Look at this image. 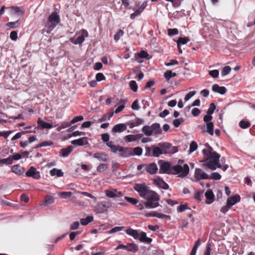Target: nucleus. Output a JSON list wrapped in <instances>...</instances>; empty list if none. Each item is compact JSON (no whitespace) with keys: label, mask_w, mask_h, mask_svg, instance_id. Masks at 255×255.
I'll list each match as a JSON object with an SVG mask.
<instances>
[{"label":"nucleus","mask_w":255,"mask_h":255,"mask_svg":"<svg viewBox=\"0 0 255 255\" xmlns=\"http://www.w3.org/2000/svg\"><path fill=\"white\" fill-rule=\"evenodd\" d=\"M206 148L202 150L203 159L200 161L202 166L205 169L215 170L218 167H221L220 155L215 151L208 143L205 144Z\"/></svg>","instance_id":"1"},{"label":"nucleus","mask_w":255,"mask_h":255,"mask_svg":"<svg viewBox=\"0 0 255 255\" xmlns=\"http://www.w3.org/2000/svg\"><path fill=\"white\" fill-rule=\"evenodd\" d=\"M189 173V167L188 164H184L183 166L176 165L171 166L168 162L164 161L160 166L159 173L178 175V177L184 178Z\"/></svg>","instance_id":"2"},{"label":"nucleus","mask_w":255,"mask_h":255,"mask_svg":"<svg viewBox=\"0 0 255 255\" xmlns=\"http://www.w3.org/2000/svg\"><path fill=\"white\" fill-rule=\"evenodd\" d=\"M60 22V18L57 12H52L48 17L47 22L45 25V28L42 30V33H44V31L50 33Z\"/></svg>","instance_id":"3"},{"label":"nucleus","mask_w":255,"mask_h":255,"mask_svg":"<svg viewBox=\"0 0 255 255\" xmlns=\"http://www.w3.org/2000/svg\"><path fill=\"white\" fill-rule=\"evenodd\" d=\"M126 233L132 236L134 239H138L141 242L149 244L152 241V239L146 236V234L144 232H141L139 234L138 231L129 228L126 230Z\"/></svg>","instance_id":"4"},{"label":"nucleus","mask_w":255,"mask_h":255,"mask_svg":"<svg viewBox=\"0 0 255 255\" xmlns=\"http://www.w3.org/2000/svg\"><path fill=\"white\" fill-rule=\"evenodd\" d=\"M147 201L144 203L147 208H154L159 206L157 201L160 199V196L155 192L150 190L145 198Z\"/></svg>","instance_id":"5"},{"label":"nucleus","mask_w":255,"mask_h":255,"mask_svg":"<svg viewBox=\"0 0 255 255\" xmlns=\"http://www.w3.org/2000/svg\"><path fill=\"white\" fill-rule=\"evenodd\" d=\"M143 168H144V169L141 172L142 173H143L145 170L147 173L153 175L156 173L158 170L157 166L154 162L149 164H142L137 166V169L138 170H141Z\"/></svg>","instance_id":"6"},{"label":"nucleus","mask_w":255,"mask_h":255,"mask_svg":"<svg viewBox=\"0 0 255 255\" xmlns=\"http://www.w3.org/2000/svg\"><path fill=\"white\" fill-rule=\"evenodd\" d=\"M163 152V154H173L178 151V148L176 146H173L171 143L168 142L159 143Z\"/></svg>","instance_id":"7"},{"label":"nucleus","mask_w":255,"mask_h":255,"mask_svg":"<svg viewBox=\"0 0 255 255\" xmlns=\"http://www.w3.org/2000/svg\"><path fill=\"white\" fill-rule=\"evenodd\" d=\"M134 189L137 191L140 197L145 199L148 193L150 192V190L146 186L145 183L136 184L133 187Z\"/></svg>","instance_id":"8"},{"label":"nucleus","mask_w":255,"mask_h":255,"mask_svg":"<svg viewBox=\"0 0 255 255\" xmlns=\"http://www.w3.org/2000/svg\"><path fill=\"white\" fill-rule=\"evenodd\" d=\"M194 181L198 182L201 180L209 179V175L200 168H196L194 175Z\"/></svg>","instance_id":"9"},{"label":"nucleus","mask_w":255,"mask_h":255,"mask_svg":"<svg viewBox=\"0 0 255 255\" xmlns=\"http://www.w3.org/2000/svg\"><path fill=\"white\" fill-rule=\"evenodd\" d=\"M112 206L110 202L103 201L99 203L95 207V211L98 213H102L107 211Z\"/></svg>","instance_id":"10"},{"label":"nucleus","mask_w":255,"mask_h":255,"mask_svg":"<svg viewBox=\"0 0 255 255\" xmlns=\"http://www.w3.org/2000/svg\"><path fill=\"white\" fill-rule=\"evenodd\" d=\"M117 151L120 152V156L123 157H127L133 155V149L131 147H123L118 145Z\"/></svg>","instance_id":"11"},{"label":"nucleus","mask_w":255,"mask_h":255,"mask_svg":"<svg viewBox=\"0 0 255 255\" xmlns=\"http://www.w3.org/2000/svg\"><path fill=\"white\" fill-rule=\"evenodd\" d=\"M25 175L27 177H32L35 179H39L40 178L39 172L37 171L36 168L31 166L26 172Z\"/></svg>","instance_id":"12"},{"label":"nucleus","mask_w":255,"mask_h":255,"mask_svg":"<svg viewBox=\"0 0 255 255\" xmlns=\"http://www.w3.org/2000/svg\"><path fill=\"white\" fill-rule=\"evenodd\" d=\"M106 195L109 198L121 197L123 194L121 191H118L117 189H114L112 190H106L105 191Z\"/></svg>","instance_id":"13"},{"label":"nucleus","mask_w":255,"mask_h":255,"mask_svg":"<svg viewBox=\"0 0 255 255\" xmlns=\"http://www.w3.org/2000/svg\"><path fill=\"white\" fill-rule=\"evenodd\" d=\"M154 183L158 187L164 190L169 188V185L162 178L158 177L154 180Z\"/></svg>","instance_id":"14"},{"label":"nucleus","mask_w":255,"mask_h":255,"mask_svg":"<svg viewBox=\"0 0 255 255\" xmlns=\"http://www.w3.org/2000/svg\"><path fill=\"white\" fill-rule=\"evenodd\" d=\"M241 200V197L238 194H236L234 196L230 197L228 198L227 200V204L232 207L233 205L236 203L239 202Z\"/></svg>","instance_id":"15"},{"label":"nucleus","mask_w":255,"mask_h":255,"mask_svg":"<svg viewBox=\"0 0 255 255\" xmlns=\"http://www.w3.org/2000/svg\"><path fill=\"white\" fill-rule=\"evenodd\" d=\"M93 157L102 161L106 162L109 160V157L108 154L104 152H96L94 154Z\"/></svg>","instance_id":"16"},{"label":"nucleus","mask_w":255,"mask_h":255,"mask_svg":"<svg viewBox=\"0 0 255 255\" xmlns=\"http://www.w3.org/2000/svg\"><path fill=\"white\" fill-rule=\"evenodd\" d=\"M127 128L126 124H119L114 126L112 129L113 132H121L126 130Z\"/></svg>","instance_id":"17"},{"label":"nucleus","mask_w":255,"mask_h":255,"mask_svg":"<svg viewBox=\"0 0 255 255\" xmlns=\"http://www.w3.org/2000/svg\"><path fill=\"white\" fill-rule=\"evenodd\" d=\"M37 124L40 129H50L53 127L51 124L43 121L40 118L38 119Z\"/></svg>","instance_id":"18"},{"label":"nucleus","mask_w":255,"mask_h":255,"mask_svg":"<svg viewBox=\"0 0 255 255\" xmlns=\"http://www.w3.org/2000/svg\"><path fill=\"white\" fill-rule=\"evenodd\" d=\"M11 171L17 175H21L24 173L25 170L23 167L19 164H16L12 166Z\"/></svg>","instance_id":"19"},{"label":"nucleus","mask_w":255,"mask_h":255,"mask_svg":"<svg viewBox=\"0 0 255 255\" xmlns=\"http://www.w3.org/2000/svg\"><path fill=\"white\" fill-rule=\"evenodd\" d=\"M152 156L155 157H158L160 155L163 154V152H162L161 148L160 146L159 145V143L158 145H152Z\"/></svg>","instance_id":"20"},{"label":"nucleus","mask_w":255,"mask_h":255,"mask_svg":"<svg viewBox=\"0 0 255 255\" xmlns=\"http://www.w3.org/2000/svg\"><path fill=\"white\" fill-rule=\"evenodd\" d=\"M205 197L207 199V201H206V204H210L213 203L215 199V196L213 194V192L211 190H207L205 194Z\"/></svg>","instance_id":"21"},{"label":"nucleus","mask_w":255,"mask_h":255,"mask_svg":"<svg viewBox=\"0 0 255 255\" xmlns=\"http://www.w3.org/2000/svg\"><path fill=\"white\" fill-rule=\"evenodd\" d=\"M7 8L10 9L14 14L18 15H23L25 11L24 8L22 7L12 6L7 7Z\"/></svg>","instance_id":"22"},{"label":"nucleus","mask_w":255,"mask_h":255,"mask_svg":"<svg viewBox=\"0 0 255 255\" xmlns=\"http://www.w3.org/2000/svg\"><path fill=\"white\" fill-rule=\"evenodd\" d=\"M86 139L87 137H82L77 139L72 140L71 141V143L73 145L83 146L85 144H87L88 143V141L86 140Z\"/></svg>","instance_id":"23"},{"label":"nucleus","mask_w":255,"mask_h":255,"mask_svg":"<svg viewBox=\"0 0 255 255\" xmlns=\"http://www.w3.org/2000/svg\"><path fill=\"white\" fill-rule=\"evenodd\" d=\"M212 90L216 93H218L221 95L225 94L227 92V89L225 87H220L217 84H215L212 87Z\"/></svg>","instance_id":"24"},{"label":"nucleus","mask_w":255,"mask_h":255,"mask_svg":"<svg viewBox=\"0 0 255 255\" xmlns=\"http://www.w3.org/2000/svg\"><path fill=\"white\" fill-rule=\"evenodd\" d=\"M73 147L71 145L68 146L66 148H62L60 151L61 156L66 157L72 152Z\"/></svg>","instance_id":"25"},{"label":"nucleus","mask_w":255,"mask_h":255,"mask_svg":"<svg viewBox=\"0 0 255 255\" xmlns=\"http://www.w3.org/2000/svg\"><path fill=\"white\" fill-rule=\"evenodd\" d=\"M142 134H140L128 135L125 136V140L128 142H131L140 138Z\"/></svg>","instance_id":"26"},{"label":"nucleus","mask_w":255,"mask_h":255,"mask_svg":"<svg viewBox=\"0 0 255 255\" xmlns=\"http://www.w3.org/2000/svg\"><path fill=\"white\" fill-rule=\"evenodd\" d=\"M151 131L152 134H158L161 133V129L160 127V125L158 123H154L151 126Z\"/></svg>","instance_id":"27"},{"label":"nucleus","mask_w":255,"mask_h":255,"mask_svg":"<svg viewBox=\"0 0 255 255\" xmlns=\"http://www.w3.org/2000/svg\"><path fill=\"white\" fill-rule=\"evenodd\" d=\"M128 247L127 251L128 252L135 253L138 251L137 246L134 243H128Z\"/></svg>","instance_id":"28"},{"label":"nucleus","mask_w":255,"mask_h":255,"mask_svg":"<svg viewBox=\"0 0 255 255\" xmlns=\"http://www.w3.org/2000/svg\"><path fill=\"white\" fill-rule=\"evenodd\" d=\"M50 174L52 176L56 175L57 177H62L64 173L61 169L53 168L50 171Z\"/></svg>","instance_id":"29"},{"label":"nucleus","mask_w":255,"mask_h":255,"mask_svg":"<svg viewBox=\"0 0 255 255\" xmlns=\"http://www.w3.org/2000/svg\"><path fill=\"white\" fill-rule=\"evenodd\" d=\"M206 132L209 133L211 135L214 134V124L213 122H209L206 124Z\"/></svg>","instance_id":"30"},{"label":"nucleus","mask_w":255,"mask_h":255,"mask_svg":"<svg viewBox=\"0 0 255 255\" xmlns=\"http://www.w3.org/2000/svg\"><path fill=\"white\" fill-rule=\"evenodd\" d=\"M175 73L172 72L170 70H167L164 73V76L167 81H169L171 78L176 76Z\"/></svg>","instance_id":"31"},{"label":"nucleus","mask_w":255,"mask_h":255,"mask_svg":"<svg viewBox=\"0 0 255 255\" xmlns=\"http://www.w3.org/2000/svg\"><path fill=\"white\" fill-rule=\"evenodd\" d=\"M93 220V217L92 216H88L86 218H83L80 220L81 224L83 226L88 225Z\"/></svg>","instance_id":"32"},{"label":"nucleus","mask_w":255,"mask_h":255,"mask_svg":"<svg viewBox=\"0 0 255 255\" xmlns=\"http://www.w3.org/2000/svg\"><path fill=\"white\" fill-rule=\"evenodd\" d=\"M142 131L146 136H150L152 134L151 127L148 126H145L142 127Z\"/></svg>","instance_id":"33"},{"label":"nucleus","mask_w":255,"mask_h":255,"mask_svg":"<svg viewBox=\"0 0 255 255\" xmlns=\"http://www.w3.org/2000/svg\"><path fill=\"white\" fill-rule=\"evenodd\" d=\"M54 202V198L52 196L47 195L45 197L44 199V205H51Z\"/></svg>","instance_id":"34"},{"label":"nucleus","mask_w":255,"mask_h":255,"mask_svg":"<svg viewBox=\"0 0 255 255\" xmlns=\"http://www.w3.org/2000/svg\"><path fill=\"white\" fill-rule=\"evenodd\" d=\"M190 41V39L187 37H180L177 41V45L185 44Z\"/></svg>","instance_id":"35"},{"label":"nucleus","mask_w":255,"mask_h":255,"mask_svg":"<svg viewBox=\"0 0 255 255\" xmlns=\"http://www.w3.org/2000/svg\"><path fill=\"white\" fill-rule=\"evenodd\" d=\"M221 179V175L218 172H213L211 175H209L208 179H212L215 180H219Z\"/></svg>","instance_id":"36"},{"label":"nucleus","mask_w":255,"mask_h":255,"mask_svg":"<svg viewBox=\"0 0 255 255\" xmlns=\"http://www.w3.org/2000/svg\"><path fill=\"white\" fill-rule=\"evenodd\" d=\"M107 145L111 148V151L113 152L116 153L117 152V149L118 147V145L116 146L113 144V142L112 141H108L106 143Z\"/></svg>","instance_id":"37"},{"label":"nucleus","mask_w":255,"mask_h":255,"mask_svg":"<svg viewBox=\"0 0 255 255\" xmlns=\"http://www.w3.org/2000/svg\"><path fill=\"white\" fill-rule=\"evenodd\" d=\"M108 168V164H100L97 167V171L99 172H103Z\"/></svg>","instance_id":"38"},{"label":"nucleus","mask_w":255,"mask_h":255,"mask_svg":"<svg viewBox=\"0 0 255 255\" xmlns=\"http://www.w3.org/2000/svg\"><path fill=\"white\" fill-rule=\"evenodd\" d=\"M129 87L130 89L134 92L137 91L138 89V86L135 81L132 80L130 81L129 84Z\"/></svg>","instance_id":"39"},{"label":"nucleus","mask_w":255,"mask_h":255,"mask_svg":"<svg viewBox=\"0 0 255 255\" xmlns=\"http://www.w3.org/2000/svg\"><path fill=\"white\" fill-rule=\"evenodd\" d=\"M20 24L19 20L14 22H9L6 23V26L11 28H14L17 27Z\"/></svg>","instance_id":"40"},{"label":"nucleus","mask_w":255,"mask_h":255,"mask_svg":"<svg viewBox=\"0 0 255 255\" xmlns=\"http://www.w3.org/2000/svg\"><path fill=\"white\" fill-rule=\"evenodd\" d=\"M240 127L243 129L247 128L251 126V124L249 122L242 120L239 123Z\"/></svg>","instance_id":"41"},{"label":"nucleus","mask_w":255,"mask_h":255,"mask_svg":"<svg viewBox=\"0 0 255 255\" xmlns=\"http://www.w3.org/2000/svg\"><path fill=\"white\" fill-rule=\"evenodd\" d=\"M11 158H10V156H9L6 158L0 159V166H1L2 164H11L12 161Z\"/></svg>","instance_id":"42"},{"label":"nucleus","mask_w":255,"mask_h":255,"mask_svg":"<svg viewBox=\"0 0 255 255\" xmlns=\"http://www.w3.org/2000/svg\"><path fill=\"white\" fill-rule=\"evenodd\" d=\"M167 33L169 36H172L178 34L179 31L177 28H169L167 30Z\"/></svg>","instance_id":"43"},{"label":"nucleus","mask_w":255,"mask_h":255,"mask_svg":"<svg viewBox=\"0 0 255 255\" xmlns=\"http://www.w3.org/2000/svg\"><path fill=\"white\" fill-rule=\"evenodd\" d=\"M85 40V38L83 35L79 36L75 41H73L72 39H71V41L75 44H78L82 43Z\"/></svg>","instance_id":"44"},{"label":"nucleus","mask_w":255,"mask_h":255,"mask_svg":"<svg viewBox=\"0 0 255 255\" xmlns=\"http://www.w3.org/2000/svg\"><path fill=\"white\" fill-rule=\"evenodd\" d=\"M133 149V155H141L142 152V149L140 147H136L135 148H132Z\"/></svg>","instance_id":"45"},{"label":"nucleus","mask_w":255,"mask_h":255,"mask_svg":"<svg viewBox=\"0 0 255 255\" xmlns=\"http://www.w3.org/2000/svg\"><path fill=\"white\" fill-rule=\"evenodd\" d=\"M72 124H71V122L70 123H69V122H64V123H62L61 124L60 126L58 127L57 130L58 131H59V130H61L62 129L68 128Z\"/></svg>","instance_id":"46"},{"label":"nucleus","mask_w":255,"mask_h":255,"mask_svg":"<svg viewBox=\"0 0 255 255\" xmlns=\"http://www.w3.org/2000/svg\"><path fill=\"white\" fill-rule=\"evenodd\" d=\"M197 143L194 141H192L190 144L189 152H193L197 149Z\"/></svg>","instance_id":"47"},{"label":"nucleus","mask_w":255,"mask_h":255,"mask_svg":"<svg viewBox=\"0 0 255 255\" xmlns=\"http://www.w3.org/2000/svg\"><path fill=\"white\" fill-rule=\"evenodd\" d=\"M124 198L126 201L132 205H135L138 202V201L137 199L125 196Z\"/></svg>","instance_id":"48"},{"label":"nucleus","mask_w":255,"mask_h":255,"mask_svg":"<svg viewBox=\"0 0 255 255\" xmlns=\"http://www.w3.org/2000/svg\"><path fill=\"white\" fill-rule=\"evenodd\" d=\"M125 228L123 226H121V227H116L113 229H112L111 230H110V231H109L108 232V233L109 234H113V233H116V232H119V231H122L124 230V229Z\"/></svg>","instance_id":"49"},{"label":"nucleus","mask_w":255,"mask_h":255,"mask_svg":"<svg viewBox=\"0 0 255 255\" xmlns=\"http://www.w3.org/2000/svg\"><path fill=\"white\" fill-rule=\"evenodd\" d=\"M156 217L159 218V219H166L168 220H170L171 219V217L169 215H167L165 214H163L162 213H159L156 212Z\"/></svg>","instance_id":"50"},{"label":"nucleus","mask_w":255,"mask_h":255,"mask_svg":"<svg viewBox=\"0 0 255 255\" xmlns=\"http://www.w3.org/2000/svg\"><path fill=\"white\" fill-rule=\"evenodd\" d=\"M72 194L71 192H62L59 193V196L62 198L66 199L71 196Z\"/></svg>","instance_id":"51"},{"label":"nucleus","mask_w":255,"mask_h":255,"mask_svg":"<svg viewBox=\"0 0 255 255\" xmlns=\"http://www.w3.org/2000/svg\"><path fill=\"white\" fill-rule=\"evenodd\" d=\"M231 68L229 66L224 67L222 71V75L223 76L227 75L230 72Z\"/></svg>","instance_id":"52"},{"label":"nucleus","mask_w":255,"mask_h":255,"mask_svg":"<svg viewBox=\"0 0 255 255\" xmlns=\"http://www.w3.org/2000/svg\"><path fill=\"white\" fill-rule=\"evenodd\" d=\"M216 105L214 103H211L210 105V107L207 111V114L211 115L214 113Z\"/></svg>","instance_id":"53"},{"label":"nucleus","mask_w":255,"mask_h":255,"mask_svg":"<svg viewBox=\"0 0 255 255\" xmlns=\"http://www.w3.org/2000/svg\"><path fill=\"white\" fill-rule=\"evenodd\" d=\"M53 144V142L51 141H45L40 143L37 146V147H41L43 146H50Z\"/></svg>","instance_id":"54"},{"label":"nucleus","mask_w":255,"mask_h":255,"mask_svg":"<svg viewBox=\"0 0 255 255\" xmlns=\"http://www.w3.org/2000/svg\"><path fill=\"white\" fill-rule=\"evenodd\" d=\"M145 155L146 156H152V148L151 147L147 146L145 147Z\"/></svg>","instance_id":"55"},{"label":"nucleus","mask_w":255,"mask_h":255,"mask_svg":"<svg viewBox=\"0 0 255 255\" xmlns=\"http://www.w3.org/2000/svg\"><path fill=\"white\" fill-rule=\"evenodd\" d=\"M135 56H137L139 58H147L148 54L146 51L142 50L139 53L135 54Z\"/></svg>","instance_id":"56"},{"label":"nucleus","mask_w":255,"mask_h":255,"mask_svg":"<svg viewBox=\"0 0 255 255\" xmlns=\"http://www.w3.org/2000/svg\"><path fill=\"white\" fill-rule=\"evenodd\" d=\"M183 121L184 119L183 118H179L178 119L174 120L173 121V125L175 128H177Z\"/></svg>","instance_id":"57"},{"label":"nucleus","mask_w":255,"mask_h":255,"mask_svg":"<svg viewBox=\"0 0 255 255\" xmlns=\"http://www.w3.org/2000/svg\"><path fill=\"white\" fill-rule=\"evenodd\" d=\"M203 193V191H198L195 193L194 194V198L195 199L199 202L201 201L200 198L201 195Z\"/></svg>","instance_id":"58"},{"label":"nucleus","mask_w":255,"mask_h":255,"mask_svg":"<svg viewBox=\"0 0 255 255\" xmlns=\"http://www.w3.org/2000/svg\"><path fill=\"white\" fill-rule=\"evenodd\" d=\"M209 75L213 78H217L219 76V71L217 70L209 71Z\"/></svg>","instance_id":"59"},{"label":"nucleus","mask_w":255,"mask_h":255,"mask_svg":"<svg viewBox=\"0 0 255 255\" xmlns=\"http://www.w3.org/2000/svg\"><path fill=\"white\" fill-rule=\"evenodd\" d=\"M124 34V31L122 30H120L118 32L116 33L114 35V39L115 41H118L121 36H122Z\"/></svg>","instance_id":"60"},{"label":"nucleus","mask_w":255,"mask_h":255,"mask_svg":"<svg viewBox=\"0 0 255 255\" xmlns=\"http://www.w3.org/2000/svg\"><path fill=\"white\" fill-rule=\"evenodd\" d=\"M83 119L84 118L82 116H76L72 120V121H71V124H74L79 121H82Z\"/></svg>","instance_id":"61"},{"label":"nucleus","mask_w":255,"mask_h":255,"mask_svg":"<svg viewBox=\"0 0 255 255\" xmlns=\"http://www.w3.org/2000/svg\"><path fill=\"white\" fill-rule=\"evenodd\" d=\"M131 108L134 110H138L140 107L138 105V102L137 100H135L131 105Z\"/></svg>","instance_id":"62"},{"label":"nucleus","mask_w":255,"mask_h":255,"mask_svg":"<svg viewBox=\"0 0 255 255\" xmlns=\"http://www.w3.org/2000/svg\"><path fill=\"white\" fill-rule=\"evenodd\" d=\"M96 79L98 81H101L105 79V77L103 73H99L97 74L96 76Z\"/></svg>","instance_id":"63"},{"label":"nucleus","mask_w":255,"mask_h":255,"mask_svg":"<svg viewBox=\"0 0 255 255\" xmlns=\"http://www.w3.org/2000/svg\"><path fill=\"white\" fill-rule=\"evenodd\" d=\"M231 208V207L226 204L225 206L221 208L220 211L223 214H226Z\"/></svg>","instance_id":"64"}]
</instances>
